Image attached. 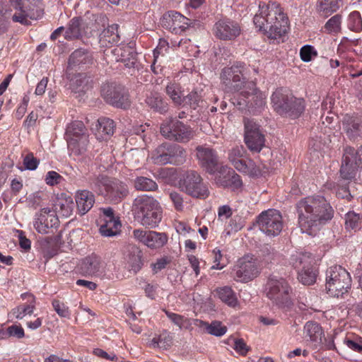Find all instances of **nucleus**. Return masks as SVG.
Returning a JSON list of instances; mask_svg holds the SVG:
<instances>
[{
	"label": "nucleus",
	"instance_id": "1",
	"mask_svg": "<svg viewBox=\"0 0 362 362\" xmlns=\"http://www.w3.org/2000/svg\"><path fill=\"white\" fill-rule=\"evenodd\" d=\"M300 230L315 236L334 216V209L322 196L305 197L296 205Z\"/></svg>",
	"mask_w": 362,
	"mask_h": 362
},
{
	"label": "nucleus",
	"instance_id": "2",
	"mask_svg": "<svg viewBox=\"0 0 362 362\" xmlns=\"http://www.w3.org/2000/svg\"><path fill=\"white\" fill-rule=\"evenodd\" d=\"M11 6L16 9L12 15L11 10L5 4L0 3V35L5 33L8 28L9 19L23 25L30 24V19L40 18L44 11L42 0H10Z\"/></svg>",
	"mask_w": 362,
	"mask_h": 362
},
{
	"label": "nucleus",
	"instance_id": "3",
	"mask_svg": "<svg viewBox=\"0 0 362 362\" xmlns=\"http://www.w3.org/2000/svg\"><path fill=\"white\" fill-rule=\"evenodd\" d=\"M253 23L272 39L280 38L288 28V17L274 4L268 6L265 10L262 8L260 13L254 16Z\"/></svg>",
	"mask_w": 362,
	"mask_h": 362
},
{
	"label": "nucleus",
	"instance_id": "4",
	"mask_svg": "<svg viewBox=\"0 0 362 362\" xmlns=\"http://www.w3.org/2000/svg\"><path fill=\"white\" fill-rule=\"evenodd\" d=\"M132 212L135 218L145 228H155L158 226L163 216L160 203L152 196H137L132 203Z\"/></svg>",
	"mask_w": 362,
	"mask_h": 362
},
{
	"label": "nucleus",
	"instance_id": "5",
	"mask_svg": "<svg viewBox=\"0 0 362 362\" xmlns=\"http://www.w3.org/2000/svg\"><path fill=\"white\" fill-rule=\"evenodd\" d=\"M271 100L274 110L279 115L291 119L299 117L305 110L304 100L296 98L283 88L276 89L273 93Z\"/></svg>",
	"mask_w": 362,
	"mask_h": 362
},
{
	"label": "nucleus",
	"instance_id": "6",
	"mask_svg": "<svg viewBox=\"0 0 362 362\" xmlns=\"http://www.w3.org/2000/svg\"><path fill=\"white\" fill-rule=\"evenodd\" d=\"M187 156L186 150L180 145L164 142L151 152V158L156 165H180L186 161Z\"/></svg>",
	"mask_w": 362,
	"mask_h": 362
},
{
	"label": "nucleus",
	"instance_id": "7",
	"mask_svg": "<svg viewBox=\"0 0 362 362\" xmlns=\"http://www.w3.org/2000/svg\"><path fill=\"white\" fill-rule=\"evenodd\" d=\"M351 276L342 267L336 265L327 270L325 288L331 296H343L351 288Z\"/></svg>",
	"mask_w": 362,
	"mask_h": 362
},
{
	"label": "nucleus",
	"instance_id": "8",
	"mask_svg": "<svg viewBox=\"0 0 362 362\" xmlns=\"http://www.w3.org/2000/svg\"><path fill=\"white\" fill-rule=\"evenodd\" d=\"M291 288L286 279L275 276H270L265 286L267 297L279 307L291 304Z\"/></svg>",
	"mask_w": 362,
	"mask_h": 362
},
{
	"label": "nucleus",
	"instance_id": "9",
	"mask_svg": "<svg viewBox=\"0 0 362 362\" xmlns=\"http://www.w3.org/2000/svg\"><path fill=\"white\" fill-rule=\"evenodd\" d=\"M160 132L165 139L177 142H187L193 137L190 127L173 117L163 120L160 124Z\"/></svg>",
	"mask_w": 362,
	"mask_h": 362
},
{
	"label": "nucleus",
	"instance_id": "10",
	"mask_svg": "<svg viewBox=\"0 0 362 362\" xmlns=\"http://www.w3.org/2000/svg\"><path fill=\"white\" fill-rule=\"evenodd\" d=\"M100 94L105 101L117 108L128 109L131 100L128 90L121 84L105 83L101 86Z\"/></svg>",
	"mask_w": 362,
	"mask_h": 362
},
{
	"label": "nucleus",
	"instance_id": "11",
	"mask_svg": "<svg viewBox=\"0 0 362 362\" xmlns=\"http://www.w3.org/2000/svg\"><path fill=\"white\" fill-rule=\"evenodd\" d=\"M66 140L68 148L71 154L76 156L83 153L86 151L88 143L86 128L82 122H72L66 129Z\"/></svg>",
	"mask_w": 362,
	"mask_h": 362
},
{
	"label": "nucleus",
	"instance_id": "12",
	"mask_svg": "<svg viewBox=\"0 0 362 362\" xmlns=\"http://www.w3.org/2000/svg\"><path fill=\"white\" fill-rule=\"evenodd\" d=\"M179 185L182 192L192 197L205 199L209 196V192L206 185L196 171H187L180 180Z\"/></svg>",
	"mask_w": 362,
	"mask_h": 362
},
{
	"label": "nucleus",
	"instance_id": "13",
	"mask_svg": "<svg viewBox=\"0 0 362 362\" xmlns=\"http://www.w3.org/2000/svg\"><path fill=\"white\" fill-rule=\"evenodd\" d=\"M257 224L259 229L267 236H277L283 228L281 214L273 209L264 211L257 216Z\"/></svg>",
	"mask_w": 362,
	"mask_h": 362
},
{
	"label": "nucleus",
	"instance_id": "14",
	"mask_svg": "<svg viewBox=\"0 0 362 362\" xmlns=\"http://www.w3.org/2000/svg\"><path fill=\"white\" fill-rule=\"evenodd\" d=\"M245 64L238 63L230 67H225L221 73V79L226 88L230 90L238 91L245 82L244 76Z\"/></svg>",
	"mask_w": 362,
	"mask_h": 362
},
{
	"label": "nucleus",
	"instance_id": "15",
	"mask_svg": "<svg viewBox=\"0 0 362 362\" xmlns=\"http://www.w3.org/2000/svg\"><path fill=\"white\" fill-rule=\"evenodd\" d=\"M245 142L247 148L253 152L259 153L265 145V137L260 126L250 119H244Z\"/></svg>",
	"mask_w": 362,
	"mask_h": 362
},
{
	"label": "nucleus",
	"instance_id": "16",
	"mask_svg": "<svg viewBox=\"0 0 362 362\" xmlns=\"http://www.w3.org/2000/svg\"><path fill=\"white\" fill-rule=\"evenodd\" d=\"M355 148L346 147L339 170L340 177L344 180L351 181L355 178L359 168L362 169V159H356Z\"/></svg>",
	"mask_w": 362,
	"mask_h": 362
},
{
	"label": "nucleus",
	"instance_id": "17",
	"mask_svg": "<svg viewBox=\"0 0 362 362\" xmlns=\"http://www.w3.org/2000/svg\"><path fill=\"white\" fill-rule=\"evenodd\" d=\"M160 23L163 28L175 34L185 31L192 23L190 19L175 11L165 13Z\"/></svg>",
	"mask_w": 362,
	"mask_h": 362
},
{
	"label": "nucleus",
	"instance_id": "18",
	"mask_svg": "<svg viewBox=\"0 0 362 362\" xmlns=\"http://www.w3.org/2000/svg\"><path fill=\"white\" fill-rule=\"evenodd\" d=\"M133 235L135 239L151 249H158L163 247L168 240V237L165 233L144 230L142 229L134 230Z\"/></svg>",
	"mask_w": 362,
	"mask_h": 362
},
{
	"label": "nucleus",
	"instance_id": "19",
	"mask_svg": "<svg viewBox=\"0 0 362 362\" xmlns=\"http://www.w3.org/2000/svg\"><path fill=\"white\" fill-rule=\"evenodd\" d=\"M245 88L242 95L247 98L248 111L254 114L260 112L266 105V96L257 88L254 82L247 83Z\"/></svg>",
	"mask_w": 362,
	"mask_h": 362
},
{
	"label": "nucleus",
	"instance_id": "20",
	"mask_svg": "<svg viewBox=\"0 0 362 362\" xmlns=\"http://www.w3.org/2000/svg\"><path fill=\"white\" fill-rule=\"evenodd\" d=\"M79 273L84 276H95L103 279L105 271L101 258L96 255L83 259L78 266Z\"/></svg>",
	"mask_w": 362,
	"mask_h": 362
},
{
	"label": "nucleus",
	"instance_id": "21",
	"mask_svg": "<svg viewBox=\"0 0 362 362\" xmlns=\"http://www.w3.org/2000/svg\"><path fill=\"white\" fill-rule=\"evenodd\" d=\"M214 35L221 40H233L240 34L239 24L230 19L217 21L213 28Z\"/></svg>",
	"mask_w": 362,
	"mask_h": 362
},
{
	"label": "nucleus",
	"instance_id": "22",
	"mask_svg": "<svg viewBox=\"0 0 362 362\" xmlns=\"http://www.w3.org/2000/svg\"><path fill=\"white\" fill-rule=\"evenodd\" d=\"M216 184L224 188H230L235 191L240 189L243 182L239 175L232 168L221 166L215 177Z\"/></svg>",
	"mask_w": 362,
	"mask_h": 362
},
{
	"label": "nucleus",
	"instance_id": "23",
	"mask_svg": "<svg viewBox=\"0 0 362 362\" xmlns=\"http://www.w3.org/2000/svg\"><path fill=\"white\" fill-rule=\"evenodd\" d=\"M197 157L201 167L208 173L214 175L218 170V157L214 149L200 146H197Z\"/></svg>",
	"mask_w": 362,
	"mask_h": 362
},
{
	"label": "nucleus",
	"instance_id": "24",
	"mask_svg": "<svg viewBox=\"0 0 362 362\" xmlns=\"http://www.w3.org/2000/svg\"><path fill=\"white\" fill-rule=\"evenodd\" d=\"M234 279L236 281L247 282L255 278L259 274V269L255 261L243 258L239 261L235 269Z\"/></svg>",
	"mask_w": 362,
	"mask_h": 362
},
{
	"label": "nucleus",
	"instance_id": "25",
	"mask_svg": "<svg viewBox=\"0 0 362 362\" xmlns=\"http://www.w3.org/2000/svg\"><path fill=\"white\" fill-rule=\"evenodd\" d=\"M105 197L111 203L118 204L129 194L127 185L118 180L110 181L106 186Z\"/></svg>",
	"mask_w": 362,
	"mask_h": 362
},
{
	"label": "nucleus",
	"instance_id": "26",
	"mask_svg": "<svg viewBox=\"0 0 362 362\" xmlns=\"http://www.w3.org/2000/svg\"><path fill=\"white\" fill-rule=\"evenodd\" d=\"M342 128L350 140L357 141L362 138V119L360 117L345 115L342 120Z\"/></svg>",
	"mask_w": 362,
	"mask_h": 362
},
{
	"label": "nucleus",
	"instance_id": "27",
	"mask_svg": "<svg viewBox=\"0 0 362 362\" xmlns=\"http://www.w3.org/2000/svg\"><path fill=\"white\" fill-rule=\"evenodd\" d=\"M119 61L122 62L126 68L132 71L131 75L134 74L135 70L140 69L141 64L137 59V53L135 49L130 46H124L119 49Z\"/></svg>",
	"mask_w": 362,
	"mask_h": 362
},
{
	"label": "nucleus",
	"instance_id": "28",
	"mask_svg": "<svg viewBox=\"0 0 362 362\" xmlns=\"http://www.w3.org/2000/svg\"><path fill=\"white\" fill-rule=\"evenodd\" d=\"M75 201L78 214L83 216L93 206L95 196L92 192L87 189L78 190L75 194Z\"/></svg>",
	"mask_w": 362,
	"mask_h": 362
},
{
	"label": "nucleus",
	"instance_id": "29",
	"mask_svg": "<svg viewBox=\"0 0 362 362\" xmlns=\"http://www.w3.org/2000/svg\"><path fill=\"white\" fill-rule=\"evenodd\" d=\"M93 63L91 54L84 49H78L73 52L69 56L68 61V69L76 68L83 69L85 66Z\"/></svg>",
	"mask_w": 362,
	"mask_h": 362
},
{
	"label": "nucleus",
	"instance_id": "30",
	"mask_svg": "<svg viewBox=\"0 0 362 362\" xmlns=\"http://www.w3.org/2000/svg\"><path fill=\"white\" fill-rule=\"evenodd\" d=\"M145 103L153 111L161 115H165L169 110L167 100L157 92H151L146 95Z\"/></svg>",
	"mask_w": 362,
	"mask_h": 362
},
{
	"label": "nucleus",
	"instance_id": "31",
	"mask_svg": "<svg viewBox=\"0 0 362 362\" xmlns=\"http://www.w3.org/2000/svg\"><path fill=\"white\" fill-rule=\"evenodd\" d=\"M59 221L54 215L45 216L42 213H37L35 215L34 228L42 234L48 233V230L58 226Z\"/></svg>",
	"mask_w": 362,
	"mask_h": 362
},
{
	"label": "nucleus",
	"instance_id": "32",
	"mask_svg": "<svg viewBox=\"0 0 362 362\" xmlns=\"http://www.w3.org/2000/svg\"><path fill=\"white\" fill-rule=\"evenodd\" d=\"M127 252L129 271L136 274L143 266L142 251L135 245H128Z\"/></svg>",
	"mask_w": 362,
	"mask_h": 362
},
{
	"label": "nucleus",
	"instance_id": "33",
	"mask_svg": "<svg viewBox=\"0 0 362 362\" xmlns=\"http://www.w3.org/2000/svg\"><path fill=\"white\" fill-rule=\"evenodd\" d=\"M119 25L112 24L100 34L99 42L103 47H112L119 43L120 37L118 33Z\"/></svg>",
	"mask_w": 362,
	"mask_h": 362
},
{
	"label": "nucleus",
	"instance_id": "34",
	"mask_svg": "<svg viewBox=\"0 0 362 362\" xmlns=\"http://www.w3.org/2000/svg\"><path fill=\"white\" fill-rule=\"evenodd\" d=\"M305 337L313 343L317 348L322 344V339L324 334L322 327L317 322L308 321L304 326Z\"/></svg>",
	"mask_w": 362,
	"mask_h": 362
},
{
	"label": "nucleus",
	"instance_id": "35",
	"mask_svg": "<svg viewBox=\"0 0 362 362\" xmlns=\"http://www.w3.org/2000/svg\"><path fill=\"white\" fill-rule=\"evenodd\" d=\"M93 79L85 73L74 75L70 79V88L75 93H85L92 87Z\"/></svg>",
	"mask_w": 362,
	"mask_h": 362
},
{
	"label": "nucleus",
	"instance_id": "36",
	"mask_svg": "<svg viewBox=\"0 0 362 362\" xmlns=\"http://www.w3.org/2000/svg\"><path fill=\"white\" fill-rule=\"evenodd\" d=\"M290 262L297 272L313 265V259L308 252H296L291 255Z\"/></svg>",
	"mask_w": 362,
	"mask_h": 362
},
{
	"label": "nucleus",
	"instance_id": "37",
	"mask_svg": "<svg viewBox=\"0 0 362 362\" xmlns=\"http://www.w3.org/2000/svg\"><path fill=\"white\" fill-rule=\"evenodd\" d=\"M339 8L337 0H318L316 5L317 13L323 17H328Z\"/></svg>",
	"mask_w": 362,
	"mask_h": 362
},
{
	"label": "nucleus",
	"instance_id": "38",
	"mask_svg": "<svg viewBox=\"0 0 362 362\" xmlns=\"http://www.w3.org/2000/svg\"><path fill=\"white\" fill-rule=\"evenodd\" d=\"M134 187L137 191L155 192L158 189V184L151 178L138 176L133 181Z\"/></svg>",
	"mask_w": 362,
	"mask_h": 362
},
{
	"label": "nucleus",
	"instance_id": "39",
	"mask_svg": "<svg viewBox=\"0 0 362 362\" xmlns=\"http://www.w3.org/2000/svg\"><path fill=\"white\" fill-rule=\"evenodd\" d=\"M82 21L81 17H74L69 21L65 32L66 39H77L81 36Z\"/></svg>",
	"mask_w": 362,
	"mask_h": 362
},
{
	"label": "nucleus",
	"instance_id": "40",
	"mask_svg": "<svg viewBox=\"0 0 362 362\" xmlns=\"http://www.w3.org/2000/svg\"><path fill=\"white\" fill-rule=\"evenodd\" d=\"M234 168L240 173H248L252 175H258L260 170L257 168L253 160H249L247 162L243 158L232 163Z\"/></svg>",
	"mask_w": 362,
	"mask_h": 362
},
{
	"label": "nucleus",
	"instance_id": "41",
	"mask_svg": "<svg viewBox=\"0 0 362 362\" xmlns=\"http://www.w3.org/2000/svg\"><path fill=\"white\" fill-rule=\"evenodd\" d=\"M218 298L230 307L238 304V298L233 289L229 286H224L217 290Z\"/></svg>",
	"mask_w": 362,
	"mask_h": 362
},
{
	"label": "nucleus",
	"instance_id": "42",
	"mask_svg": "<svg viewBox=\"0 0 362 362\" xmlns=\"http://www.w3.org/2000/svg\"><path fill=\"white\" fill-rule=\"evenodd\" d=\"M90 188L95 192L101 193L102 187L108 185L110 181L107 176L104 175H91L88 178Z\"/></svg>",
	"mask_w": 362,
	"mask_h": 362
},
{
	"label": "nucleus",
	"instance_id": "43",
	"mask_svg": "<svg viewBox=\"0 0 362 362\" xmlns=\"http://www.w3.org/2000/svg\"><path fill=\"white\" fill-rule=\"evenodd\" d=\"M197 322H199L200 325L206 329L209 334L216 337H221L225 334L227 331V327L226 326H223L221 322L219 321H214L211 324L204 322L202 320H197Z\"/></svg>",
	"mask_w": 362,
	"mask_h": 362
},
{
	"label": "nucleus",
	"instance_id": "44",
	"mask_svg": "<svg viewBox=\"0 0 362 362\" xmlns=\"http://www.w3.org/2000/svg\"><path fill=\"white\" fill-rule=\"evenodd\" d=\"M317 274L313 266L298 272V279L304 285H311L315 282Z\"/></svg>",
	"mask_w": 362,
	"mask_h": 362
},
{
	"label": "nucleus",
	"instance_id": "45",
	"mask_svg": "<svg viewBox=\"0 0 362 362\" xmlns=\"http://www.w3.org/2000/svg\"><path fill=\"white\" fill-rule=\"evenodd\" d=\"M362 226V216L354 211H349L345 216V227L347 230H356Z\"/></svg>",
	"mask_w": 362,
	"mask_h": 362
},
{
	"label": "nucleus",
	"instance_id": "46",
	"mask_svg": "<svg viewBox=\"0 0 362 362\" xmlns=\"http://www.w3.org/2000/svg\"><path fill=\"white\" fill-rule=\"evenodd\" d=\"M97 131L99 134L105 136L113 134L115 130V122L112 119L107 117H100L98 119Z\"/></svg>",
	"mask_w": 362,
	"mask_h": 362
},
{
	"label": "nucleus",
	"instance_id": "47",
	"mask_svg": "<svg viewBox=\"0 0 362 362\" xmlns=\"http://www.w3.org/2000/svg\"><path fill=\"white\" fill-rule=\"evenodd\" d=\"M100 221L110 224L113 223L116 225H119V218L115 216V211L112 207L108 206L100 208Z\"/></svg>",
	"mask_w": 362,
	"mask_h": 362
},
{
	"label": "nucleus",
	"instance_id": "48",
	"mask_svg": "<svg viewBox=\"0 0 362 362\" xmlns=\"http://www.w3.org/2000/svg\"><path fill=\"white\" fill-rule=\"evenodd\" d=\"M202 103L201 95L196 90L190 92L182 98L183 105H187L193 110H196Z\"/></svg>",
	"mask_w": 362,
	"mask_h": 362
},
{
	"label": "nucleus",
	"instance_id": "49",
	"mask_svg": "<svg viewBox=\"0 0 362 362\" xmlns=\"http://www.w3.org/2000/svg\"><path fill=\"white\" fill-rule=\"evenodd\" d=\"M329 140L325 134H320L315 137H312L309 142V147L315 151H324L325 147H327Z\"/></svg>",
	"mask_w": 362,
	"mask_h": 362
},
{
	"label": "nucleus",
	"instance_id": "50",
	"mask_svg": "<svg viewBox=\"0 0 362 362\" xmlns=\"http://www.w3.org/2000/svg\"><path fill=\"white\" fill-rule=\"evenodd\" d=\"M344 344L352 351L358 353H362V339L352 334L346 336L344 339Z\"/></svg>",
	"mask_w": 362,
	"mask_h": 362
},
{
	"label": "nucleus",
	"instance_id": "51",
	"mask_svg": "<svg viewBox=\"0 0 362 362\" xmlns=\"http://www.w3.org/2000/svg\"><path fill=\"white\" fill-rule=\"evenodd\" d=\"M56 209L61 212L64 216L71 215L74 209V202L71 197L65 200H60L55 204Z\"/></svg>",
	"mask_w": 362,
	"mask_h": 362
},
{
	"label": "nucleus",
	"instance_id": "52",
	"mask_svg": "<svg viewBox=\"0 0 362 362\" xmlns=\"http://www.w3.org/2000/svg\"><path fill=\"white\" fill-rule=\"evenodd\" d=\"M165 91L170 98L174 104L181 105L182 104V98L180 95L178 86L175 83H170L166 86Z\"/></svg>",
	"mask_w": 362,
	"mask_h": 362
},
{
	"label": "nucleus",
	"instance_id": "53",
	"mask_svg": "<svg viewBox=\"0 0 362 362\" xmlns=\"http://www.w3.org/2000/svg\"><path fill=\"white\" fill-rule=\"evenodd\" d=\"M121 226V223H119V225L103 223L100 225L99 230L100 234L104 237H112L119 233Z\"/></svg>",
	"mask_w": 362,
	"mask_h": 362
},
{
	"label": "nucleus",
	"instance_id": "54",
	"mask_svg": "<svg viewBox=\"0 0 362 362\" xmlns=\"http://www.w3.org/2000/svg\"><path fill=\"white\" fill-rule=\"evenodd\" d=\"M349 26L353 31H358L362 28V18L358 11H353L349 16Z\"/></svg>",
	"mask_w": 362,
	"mask_h": 362
},
{
	"label": "nucleus",
	"instance_id": "55",
	"mask_svg": "<svg viewBox=\"0 0 362 362\" xmlns=\"http://www.w3.org/2000/svg\"><path fill=\"white\" fill-rule=\"evenodd\" d=\"M341 16L339 14H337L332 16L325 25V30L329 33H337L340 30Z\"/></svg>",
	"mask_w": 362,
	"mask_h": 362
},
{
	"label": "nucleus",
	"instance_id": "56",
	"mask_svg": "<svg viewBox=\"0 0 362 362\" xmlns=\"http://www.w3.org/2000/svg\"><path fill=\"white\" fill-rule=\"evenodd\" d=\"M173 338L167 332L160 334L158 337H154L152 339L153 345H157L160 348L166 349L172 344Z\"/></svg>",
	"mask_w": 362,
	"mask_h": 362
},
{
	"label": "nucleus",
	"instance_id": "57",
	"mask_svg": "<svg viewBox=\"0 0 362 362\" xmlns=\"http://www.w3.org/2000/svg\"><path fill=\"white\" fill-rule=\"evenodd\" d=\"M245 153V149L243 146H236L228 151V158L232 163L235 160L241 159Z\"/></svg>",
	"mask_w": 362,
	"mask_h": 362
},
{
	"label": "nucleus",
	"instance_id": "58",
	"mask_svg": "<svg viewBox=\"0 0 362 362\" xmlns=\"http://www.w3.org/2000/svg\"><path fill=\"white\" fill-rule=\"evenodd\" d=\"M315 48L309 45H304L300 50V59L305 62L311 61L313 56H317Z\"/></svg>",
	"mask_w": 362,
	"mask_h": 362
},
{
	"label": "nucleus",
	"instance_id": "59",
	"mask_svg": "<svg viewBox=\"0 0 362 362\" xmlns=\"http://www.w3.org/2000/svg\"><path fill=\"white\" fill-rule=\"evenodd\" d=\"M52 306L54 310L60 317L67 318L69 317L70 313L69 308L64 303L60 302L59 300H54L52 301Z\"/></svg>",
	"mask_w": 362,
	"mask_h": 362
},
{
	"label": "nucleus",
	"instance_id": "60",
	"mask_svg": "<svg viewBox=\"0 0 362 362\" xmlns=\"http://www.w3.org/2000/svg\"><path fill=\"white\" fill-rule=\"evenodd\" d=\"M259 252L260 256L263 257L267 263L271 262L274 259V250L268 244L263 245L259 250Z\"/></svg>",
	"mask_w": 362,
	"mask_h": 362
},
{
	"label": "nucleus",
	"instance_id": "61",
	"mask_svg": "<svg viewBox=\"0 0 362 362\" xmlns=\"http://www.w3.org/2000/svg\"><path fill=\"white\" fill-rule=\"evenodd\" d=\"M40 160L34 157L33 153L27 154L23 159V165L25 168L28 170H35L37 169Z\"/></svg>",
	"mask_w": 362,
	"mask_h": 362
},
{
	"label": "nucleus",
	"instance_id": "62",
	"mask_svg": "<svg viewBox=\"0 0 362 362\" xmlns=\"http://www.w3.org/2000/svg\"><path fill=\"white\" fill-rule=\"evenodd\" d=\"M171 262L170 259L168 257H163L157 259L155 263H152L151 267L153 273L156 274L159 271L165 268V267L170 264Z\"/></svg>",
	"mask_w": 362,
	"mask_h": 362
},
{
	"label": "nucleus",
	"instance_id": "63",
	"mask_svg": "<svg viewBox=\"0 0 362 362\" xmlns=\"http://www.w3.org/2000/svg\"><path fill=\"white\" fill-rule=\"evenodd\" d=\"M8 338L12 337L22 339L25 336L24 330L20 325H12L7 327Z\"/></svg>",
	"mask_w": 362,
	"mask_h": 362
},
{
	"label": "nucleus",
	"instance_id": "64",
	"mask_svg": "<svg viewBox=\"0 0 362 362\" xmlns=\"http://www.w3.org/2000/svg\"><path fill=\"white\" fill-rule=\"evenodd\" d=\"M169 197L177 211H182L183 209V198L181 194L173 191L170 192Z\"/></svg>",
	"mask_w": 362,
	"mask_h": 362
}]
</instances>
